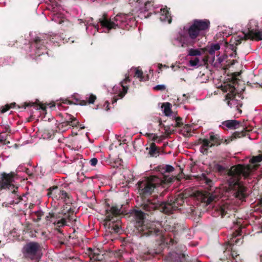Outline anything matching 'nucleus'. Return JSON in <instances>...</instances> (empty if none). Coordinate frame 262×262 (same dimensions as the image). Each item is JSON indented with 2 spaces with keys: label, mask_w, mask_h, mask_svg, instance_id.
I'll list each match as a JSON object with an SVG mask.
<instances>
[{
  "label": "nucleus",
  "mask_w": 262,
  "mask_h": 262,
  "mask_svg": "<svg viewBox=\"0 0 262 262\" xmlns=\"http://www.w3.org/2000/svg\"><path fill=\"white\" fill-rule=\"evenodd\" d=\"M85 99V100L84 101H86V102L82 103V104H86L87 103L89 104L94 103L95 100L96 99V97L94 95L89 94L86 95Z\"/></svg>",
  "instance_id": "obj_32"
},
{
  "label": "nucleus",
  "mask_w": 262,
  "mask_h": 262,
  "mask_svg": "<svg viewBox=\"0 0 262 262\" xmlns=\"http://www.w3.org/2000/svg\"><path fill=\"white\" fill-rule=\"evenodd\" d=\"M97 162H98V160L96 158H93L92 159H91L90 161V163L91 165H92L93 166H96L97 164Z\"/></svg>",
  "instance_id": "obj_38"
},
{
  "label": "nucleus",
  "mask_w": 262,
  "mask_h": 262,
  "mask_svg": "<svg viewBox=\"0 0 262 262\" xmlns=\"http://www.w3.org/2000/svg\"><path fill=\"white\" fill-rule=\"evenodd\" d=\"M217 168H218V169H219V170H221V169H223L222 166H221V165H217Z\"/></svg>",
  "instance_id": "obj_45"
},
{
  "label": "nucleus",
  "mask_w": 262,
  "mask_h": 262,
  "mask_svg": "<svg viewBox=\"0 0 262 262\" xmlns=\"http://www.w3.org/2000/svg\"><path fill=\"white\" fill-rule=\"evenodd\" d=\"M204 61H205V60L203 57H197L191 58L189 60L188 65L192 67L198 68L202 65L203 62Z\"/></svg>",
  "instance_id": "obj_25"
},
{
  "label": "nucleus",
  "mask_w": 262,
  "mask_h": 262,
  "mask_svg": "<svg viewBox=\"0 0 262 262\" xmlns=\"http://www.w3.org/2000/svg\"><path fill=\"white\" fill-rule=\"evenodd\" d=\"M206 183L208 186H210L211 184H212V181L209 180V179H206Z\"/></svg>",
  "instance_id": "obj_43"
},
{
  "label": "nucleus",
  "mask_w": 262,
  "mask_h": 262,
  "mask_svg": "<svg viewBox=\"0 0 262 262\" xmlns=\"http://www.w3.org/2000/svg\"><path fill=\"white\" fill-rule=\"evenodd\" d=\"M136 77L140 79V81H144L146 79H144L143 77V72L141 70H140L139 68H132L130 69L128 72V75L127 76L129 77V76Z\"/></svg>",
  "instance_id": "obj_24"
},
{
  "label": "nucleus",
  "mask_w": 262,
  "mask_h": 262,
  "mask_svg": "<svg viewBox=\"0 0 262 262\" xmlns=\"http://www.w3.org/2000/svg\"><path fill=\"white\" fill-rule=\"evenodd\" d=\"M142 205L143 206V209L146 211H151L161 207L163 211L167 214L172 213L173 211L177 208L174 202L169 203L160 202L159 200L152 201L150 200H147Z\"/></svg>",
  "instance_id": "obj_9"
},
{
  "label": "nucleus",
  "mask_w": 262,
  "mask_h": 262,
  "mask_svg": "<svg viewBox=\"0 0 262 262\" xmlns=\"http://www.w3.org/2000/svg\"><path fill=\"white\" fill-rule=\"evenodd\" d=\"M165 170L166 172H169L173 171L174 168L172 166L167 165L165 167Z\"/></svg>",
  "instance_id": "obj_39"
},
{
  "label": "nucleus",
  "mask_w": 262,
  "mask_h": 262,
  "mask_svg": "<svg viewBox=\"0 0 262 262\" xmlns=\"http://www.w3.org/2000/svg\"><path fill=\"white\" fill-rule=\"evenodd\" d=\"M183 97H184V99H183V100H182V101H183V102H185V101L187 99V98H188V96H187L186 94H184V95H183Z\"/></svg>",
  "instance_id": "obj_44"
},
{
  "label": "nucleus",
  "mask_w": 262,
  "mask_h": 262,
  "mask_svg": "<svg viewBox=\"0 0 262 262\" xmlns=\"http://www.w3.org/2000/svg\"><path fill=\"white\" fill-rule=\"evenodd\" d=\"M247 32L244 33L246 39L262 40V29H259L258 22L254 19H251L247 26Z\"/></svg>",
  "instance_id": "obj_11"
},
{
  "label": "nucleus",
  "mask_w": 262,
  "mask_h": 262,
  "mask_svg": "<svg viewBox=\"0 0 262 262\" xmlns=\"http://www.w3.org/2000/svg\"><path fill=\"white\" fill-rule=\"evenodd\" d=\"M158 12L157 13L159 14V18L161 21L167 22L170 24L171 21V17L169 13L167 8L165 6H159Z\"/></svg>",
  "instance_id": "obj_21"
},
{
  "label": "nucleus",
  "mask_w": 262,
  "mask_h": 262,
  "mask_svg": "<svg viewBox=\"0 0 262 262\" xmlns=\"http://www.w3.org/2000/svg\"><path fill=\"white\" fill-rule=\"evenodd\" d=\"M154 89L157 91H163L165 89V86L163 84H160L155 86Z\"/></svg>",
  "instance_id": "obj_36"
},
{
  "label": "nucleus",
  "mask_w": 262,
  "mask_h": 262,
  "mask_svg": "<svg viewBox=\"0 0 262 262\" xmlns=\"http://www.w3.org/2000/svg\"><path fill=\"white\" fill-rule=\"evenodd\" d=\"M40 108H41L43 111H45V107H43V106H40Z\"/></svg>",
  "instance_id": "obj_48"
},
{
  "label": "nucleus",
  "mask_w": 262,
  "mask_h": 262,
  "mask_svg": "<svg viewBox=\"0 0 262 262\" xmlns=\"http://www.w3.org/2000/svg\"><path fill=\"white\" fill-rule=\"evenodd\" d=\"M220 48L219 43H212L210 46H207L204 50L207 51L210 55L214 56L215 52L218 51L220 49Z\"/></svg>",
  "instance_id": "obj_26"
},
{
  "label": "nucleus",
  "mask_w": 262,
  "mask_h": 262,
  "mask_svg": "<svg viewBox=\"0 0 262 262\" xmlns=\"http://www.w3.org/2000/svg\"><path fill=\"white\" fill-rule=\"evenodd\" d=\"M39 213V214H38V216H39L40 215H41V214H41L40 213Z\"/></svg>",
  "instance_id": "obj_51"
},
{
  "label": "nucleus",
  "mask_w": 262,
  "mask_h": 262,
  "mask_svg": "<svg viewBox=\"0 0 262 262\" xmlns=\"http://www.w3.org/2000/svg\"><path fill=\"white\" fill-rule=\"evenodd\" d=\"M185 255L181 253L172 252L169 253L166 258L167 262H181Z\"/></svg>",
  "instance_id": "obj_22"
},
{
  "label": "nucleus",
  "mask_w": 262,
  "mask_h": 262,
  "mask_svg": "<svg viewBox=\"0 0 262 262\" xmlns=\"http://www.w3.org/2000/svg\"><path fill=\"white\" fill-rule=\"evenodd\" d=\"M100 23L103 28L102 32H108L111 29H116V27L128 30L136 25V18L132 14H119L108 19L103 15Z\"/></svg>",
  "instance_id": "obj_5"
},
{
  "label": "nucleus",
  "mask_w": 262,
  "mask_h": 262,
  "mask_svg": "<svg viewBox=\"0 0 262 262\" xmlns=\"http://www.w3.org/2000/svg\"><path fill=\"white\" fill-rule=\"evenodd\" d=\"M234 209L233 206L231 204V201L229 199L226 201H222L216 207L215 210L219 215L222 217L225 216L226 214H230V212Z\"/></svg>",
  "instance_id": "obj_15"
},
{
  "label": "nucleus",
  "mask_w": 262,
  "mask_h": 262,
  "mask_svg": "<svg viewBox=\"0 0 262 262\" xmlns=\"http://www.w3.org/2000/svg\"><path fill=\"white\" fill-rule=\"evenodd\" d=\"M213 60H215V57H214V56H213Z\"/></svg>",
  "instance_id": "obj_53"
},
{
  "label": "nucleus",
  "mask_w": 262,
  "mask_h": 262,
  "mask_svg": "<svg viewBox=\"0 0 262 262\" xmlns=\"http://www.w3.org/2000/svg\"><path fill=\"white\" fill-rule=\"evenodd\" d=\"M135 215L136 220V227L138 230L143 235H150L155 234L159 236L161 243L165 242L166 235L163 232L165 231H174L173 227L170 225L162 226V224L159 222H147L144 220V214L141 211H136Z\"/></svg>",
  "instance_id": "obj_3"
},
{
  "label": "nucleus",
  "mask_w": 262,
  "mask_h": 262,
  "mask_svg": "<svg viewBox=\"0 0 262 262\" xmlns=\"http://www.w3.org/2000/svg\"><path fill=\"white\" fill-rule=\"evenodd\" d=\"M22 253L26 258L38 260L42 256V248L37 242H29L23 247Z\"/></svg>",
  "instance_id": "obj_10"
},
{
  "label": "nucleus",
  "mask_w": 262,
  "mask_h": 262,
  "mask_svg": "<svg viewBox=\"0 0 262 262\" xmlns=\"http://www.w3.org/2000/svg\"><path fill=\"white\" fill-rule=\"evenodd\" d=\"M46 38L49 39L51 42L55 43L58 42L60 36L57 34H52L46 35L42 38L36 37L33 42L30 43V55L33 58L46 52V47L44 45Z\"/></svg>",
  "instance_id": "obj_6"
},
{
  "label": "nucleus",
  "mask_w": 262,
  "mask_h": 262,
  "mask_svg": "<svg viewBox=\"0 0 262 262\" xmlns=\"http://www.w3.org/2000/svg\"><path fill=\"white\" fill-rule=\"evenodd\" d=\"M165 138V136L164 135H161L160 136H158V139L156 142L158 143H160L162 142Z\"/></svg>",
  "instance_id": "obj_40"
},
{
  "label": "nucleus",
  "mask_w": 262,
  "mask_h": 262,
  "mask_svg": "<svg viewBox=\"0 0 262 262\" xmlns=\"http://www.w3.org/2000/svg\"><path fill=\"white\" fill-rule=\"evenodd\" d=\"M102 18L99 19V23H94L93 18H89L85 21V25L86 26V30L87 32L91 35H95L97 32H103L102 30L103 28L100 25V21Z\"/></svg>",
  "instance_id": "obj_17"
},
{
  "label": "nucleus",
  "mask_w": 262,
  "mask_h": 262,
  "mask_svg": "<svg viewBox=\"0 0 262 262\" xmlns=\"http://www.w3.org/2000/svg\"><path fill=\"white\" fill-rule=\"evenodd\" d=\"M227 57V56L223 54L222 55H220V54L217 55L216 56V61L219 64H221Z\"/></svg>",
  "instance_id": "obj_35"
},
{
  "label": "nucleus",
  "mask_w": 262,
  "mask_h": 262,
  "mask_svg": "<svg viewBox=\"0 0 262 262\" xmlns=\"http://www.w3.org/2000/svg\"><path fill=\"white\" fill-rule=\"evenodd\" d=\"M159 6H154L151 2L147 1L145 2L144 6L141 9V15H144V17L149 16V14L152 13H157L158 12Z\"/></svg>",
  "instance_id": "obj_19"
},
{
  "label": "nucleus",
  "mask_w": 262,
  "mask_h": 262,
  "mask_svg": "<svg viewBox=\"0 0 262 262\" xmlns=\"http://www.w3.org/2000/svg\"><path fill=\"white\" fill-rule=\"evenodd\" d=\"M48 105H49V106L50 108H51V107H52L53 106H55V104H51V103H50V104H48Z\"/></svg>",
  "instance_id": "obj_46"
},
{
  "label": "nucleus",
  "mask_w": 262,
  "mask_h": 262,
  "mask_svg": "<svg viewBox=\"0 0 262 262\" xmlns=\"http://www.w3.org/2000/svg\"><path fill=\"white\" fill-rule=\"evenodd\" d=\"M0 189H8L16 196V198L11 201L10 204H18L22 199L20 195L17 194L18 187L15 181L14 173L2 174L0 180Z\"/></svg>",
  "instance_id": "obj_8"
},
{
  "label": "nucleus",
  "mask_w": 262,
  "mask_h": 262,
  "mask_svg": "<svg viewBox=\"0 0 262 262\" xmlns=\"http://www.w3.org/2000/svg\"><path fill=\"white\" fill-rule=\"evenodd\" d=\"M220 144V141L219 136L214 134H210L209 140L204 139L203 140L200 150L202 153L206 152L210 147Z\"/></svg>",
  "instance_id": "obj_16"
},
{
  "label": "nucleus",
  "mask_w": 262,
  "mask_h": 262,
  "mask_svg": "<svg viewBox=\"0 0 262 262\" xmlns=\"http://www.w3.org/2000/svg\"><path fill=\"white\" fill-rule=\"evenodd\" d=\"M67 122L69 125L74 127L76 126L79 124L78 120L73 116L67 114Z\"/></svg>",
  "instance_id": "obj_29"
},
{
  "label": "nucleus",
  "mask_w": 262,
  "mask_h": 262,
  "mask_svg": "<svg viewBox=\"0 0 262 262\" xmlns=\"http://www.w3.org/2000/svg\"><path fill=\"white\" fill-rule=\"evenodd\" d=\"M232 255L233 257L234 256V255L233 254V253H232Z\"/></svg>",
  "instance_id": "obj_49"
},
{
  "label": "nucleus",
  "mask_w": 262,
  "mask_h": 262,
  "mask_svg": "<svg viewBox=\"0 0 262 262\" xmlns=\"http://www.w3.org/2000/svg\"><path fill=\"white\" fill-rule=\"evenodd\" d=\"M187 56L194 57H201V55L205 52L203 48H188L187 50Z\"/></svg>",
  "instance_id": "obj_23"
},
{
  "label": "nucleus",
  "mask_w": 262,
  "mask_h": 262,
  "mask_svg": "<svg viewBox=\"0 0 262 262\" xmlns=\"http://www.w3.org/2000/svg\"><path fill=\"white\" fill-rule=\"evenodd\" d=\"M251 170L248 166L238 165L233 166L229 171L228 188H227L225 194L221 198L229 196L230 194L241 201H244L248 195L247 188L240 181L242 177L246 178L250 175Z\"/></svg>",
  "instance_id": "obj_2"
},
{
  "label": "nucleus",
  "mask_w": 262,
  "mask_h": 262,
  "mask_svg": "<svg viewBox=\"0 0 262 262\" xmlns=\"http://www.w3.org/2000/svg\"><path fill=\"white\" fill-rule=\"evenodd\" d=\"M146 149L149 150V154L151 157L155 156L158 153L157 147L155 143H152L150 145V147L149 148L147 147Z\"/></svg>",
  "instance_id": "obj_30"
},
{
  "label": "nucleus",
  "mask_w": 262,
  "mask_h": 262,
  "mask_svg": "<svg viewBox=\"0 0 262 262\" xmlns=\"http://www.w3.org/2000/svg\"><path fill=\"white\" fill-rule=\"evenodd\" d=\"M234 230H235V232L232 233L233 237L230 238V240L229 241L230 244L233 245L235 244H238L239 243H242L241 241V239L239 238H236L237 236L241 235L242 232V226L240 224V223H236L234 224L233 227Z\"/></svg>",
  "instance_id": "obj_20"
},
{
  "label": "nucleus",
  "mask_w": 262,
  "mask_h": 262,
  "mask_svg": "<svg viewBox=\"0 0 262 262\" xmlns=\"http://www.w3.org/2000/svg\"><path fill=\"white\" fill-rule=\"evenodd\" d=\"M122 213L123 211L121 208L117 206H112L109 212L107 211L106 224L108 225L109 228H112V229L117 233L120 231V225L119 222H117V220H115L113 216H116Z\"/></svg>",
  "instance_id": "obj_13"
},
{
  "label": "nucleus",
  "mask_w": 262,
  "mask_h": 262,
  "mask_svg": "<svg viewBox=\"0 0 262 262\" xmlns=\"http://www.w3.org/2000/svg\"><path fill=\"white\" fill-rule=\"evenodd\" d=\"M223 124L228 128L236 129L239 126V122L235 120H227L223 122Z\"/></svg>",
  "instance_id": "obj_27"
},
{
  "label": "nucleus",
  "mask_w": 262,
  "mask_h": 262,
  "mask_svg": "<svg viewBox=\"0 0 262 262\" xmlns=\"http://www.w3.org/2000/svg\"><path fill=\"white\" fill-rule=\"evenodd\" d=\"M210 22L207 19H194L191 24L184 27L176 39L182 47H189L193 45L203 36L209 29Z\"/></svg>",
  "instance_id": "obj_1"
},
{
  "label": "nucleus",
  "mask_w": 262,
  "mask_h": 262,
  "mask_svg": "<svg viewBox=\"0 0 262 262\" xmlns=\"http://www.w3.org/2000/svg\"><path fill=\"white\" fill-rule=\"evenodd\" d=\"M128 76H126L125 78L123 81H121L119 84L115 85L112 89V93L114 94L117 95V97L115 96L113 98L112 100V103H116L118 98H122L125 94L127 93L128 88L126 85H124V83L127 81H130Z\"/></svg>",
  "instance_id": "obj_14"
},
{
  "label": "nucleus",
  "mask_w": 262,
  "mask_h": 262,
  "mask_svg": "<svg viewBox=\"0 0 262 262\" xmlns=\"http://www.w3.org/2000/svg\"><path fill=\"white\" fill-rule=\"evenodd\" d=\"M39 213V214H38V216H39L40 215H41V214H41L40 213Z\"/></svg>",
  "instance_id": "obj_50"
},
{
  "label": "nucleus",
  "mask_w": 262,
  "mask_h": 262,
  "mask_svg": "<svg viewBox=\"0 0 262 262\" xmlns=\"http://www.w3.org/2000/svg\"><path fill=\"white\" fill-rule=\"evenodd\" d=\"M234 82L230 84H225L222 85V90L226 93L225 101L228 105L231 107L238 111L240 113L242 111L239 107L242 106V103L241 101V95L237 92L235 85H233Z\"/></svg>",
  "instance_id": "obj_7"
},
{
  "label": "nucleus",
  "mask_w": 262,
  "mask_h": 262,
  "mask_svg": "<svg viewBox=\"0 0 262 262\" xmlns=\"http://www.w3.org/2000/svg\"><path fill=\"white\" fill-rule=\"evenodd\" d=\"M261 161H262V156L260 155L253 157L250 159V162L252 163H256Z\"/></svg>",
  "instance_id": "obj_33"
},
{
  "label": "nucleus",
  "mask_w": 262,
  "mask_h": 262,
  "mask_svg": "<svg viewBox=\"0 0 262 262\" xmlns=\"http://www.w3.org/2000/svg\"><path fill=\"white\" fill-rule=\"evenodd\" d=\"M148 136L150 139L154 141H156L158 139V135L155 134H149Z\"/></svg>",
  "instance_id": "obj_37"
},
{
  "label": "nucleus",
  "mask_w": 262,
  "mask_h": 262,
  "mask_svg": "<svg viewBox=\"0 0 262 262\" xmlns=\"http://www.w3.org/2000/svg\"><path fill=\"white\" fill-rule=\"evenodd\" d=\"M150 258V256L148 255L146 257H143V259L147 260L148 259H149Z\"/></svg>",
  "instance_id": "obj_47"
},
{
  "label": "nucleus",
  "mask_w": 262,
  "mask_h": 262,
  "mask_svg": "<svg viewBox=\"0 0 262 262\" xmlns=\"http://www.w3.org/2000/svg\"><path fill=\"white\" fill-rule=\"evenodd\" d=\"M57 189V188H56H56H53V190H54V189Z\"/></svg>",
  "instance_id": "obj_52"
},
{
  "label": "nucleus",
  "mask_w": 262,
  "mask_h": 262,
  "mask_svg": "<svg viewBox=\"0 0 262 262\" xmlns=\"http://www.w3.org/2000/svg\"><path fill=\"white\" fill-rule=\"evenodd\" d=\"M57 195H56L55 198L57 200H61L63 201H65L66 198L68 197L67 193L63 190H59L57 191Z\"/></svg>",
  "instance_id": "obj_31"
},
{
  "label": "nucleus",
  "mask_w": 262,
  "mask_h": 262,
  "mask_svg": "<svg viewBox=\"0 0 262 262\" xmlns=\"http://www.w3.org/2000/svg\"><path fill=\"white\" fill-rule=\"evenodd\" d=\"M162 108L165 115L167 116L171 115V104L169 103L166 102L163 103L162 106Z\"/></svg>",
  "instance_id": "obj_28"
},
{
  "label": "nucleus",
  "mask_w": 262,
  "mask_h": 262,
  "mask_svg": "<svg viewBox=\"0 0 262 262\" xmlns=\"http://www.w3.org/2000/svg\"><path fill=\"white\" fill-rule=\"evenodd\" d=\"M109 106V103L107 101L105 102V103L104 104V107L105 108V110L108 111L110 110V108L108 107Z\"/></svg>",
  "instance_id": "obj_42"
},
{
  "label": "nucleus",
  "mask_w": 262,
  "mask_h": 262,
  "mask_svg": "<svg viewBox=\"0 0 262 262\" xmlns=\"http://www.w3.org/2000/svg\"><path fill=\"white\" fill-rule=\"evenodd\" d=\"M140 0H137V2L140 1Z\"/></svg>",
  "instance_id": "obj_54"
},
{
  "label": "nucleus",
  "mask_w": 262,
  "mask_h": 262,
  "mask_svg": "<svg viewBox=\"0 0 262 262\" xmlns=\"http://www.w3.org/2000/svg\"><path fill=\"white\" fill-rule=\"evenodd\" d=\"M75 215L72 212H68L66 213L62 212L59 213L58 217H56V220L52 221L55 225L58 227H63L64 226H73L76 222Z\"/></svg>",
  "instance_id": "obj_12"
},
{
  "label": "nucleus",
  "mask_w": 262,
  "mask_h": 262,
  "mask_svg": "<svg viewBox=\"0 0 262 262\" xmlns=\"http://www.w3.org/2000/svg\"><path fill=\"white\" fill-rule=\"evenodd\" d=\"M158 73H160L162 71V70H161L162 67H164L166 68H168V67H166L165 65L163 66L162 64H158Z\"/></svg>",
  "instance_id": "obj_41"
},
{
  "label": "nucleus",
  "mask_w": 262,
  "mask_h": 262,
  "mask_svg": "<svg viewBox=\"0 0 262 262\" xmlns=\"http://www.w3.org/2000/svg\"><path fill=\"white\" fill-rule=\"evenodd\" d=\"M218 196L216 194V192L211 193L209 192H199L198 199L200 200L202 202L206 203V204H210L212 201L217 199Z\"/></svg>",
  "instance_id": "obj_18"
},
{
  "label": "nucleus",
  "mask_w": 262,
  "mask_h": 262,
  "mask_svg": "<svg viewBox=\"0 0 262 262\" xmlns=\"http://www.w3.org/2000/svg\"><path fill=\"white\" fill-rule=\"evenodd\" d=\"M172 179L168 175L159 173L158 176L146 177L137 184L138 192L141 196H148L159 189L164 187V185L172 181Z\"/></svg>",
  "instance_id": "obj_4"
},
{
  "label": "nucleus",
  "mask_w": 262,
  "mask_h": 262,
  "mask_svg": "<svg viewBox=\"0 0 262 262\" xmlns=\"http://www.w3.org/2000/svg\"><path fill=\"white\" fill-rule=\"evenodd\" d=\"M15 104V103H12L10 104H6L5 106L2 107V109L1 110L2 113H4L8 111L10 108L13 107V106Z\"/></svg>",
  "instance_id": "obj_34"
}]
</instances>
